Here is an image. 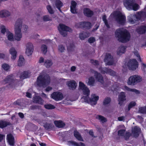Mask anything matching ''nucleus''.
<instances>
[{
    "label": "nucleus",
    "mask_w": 146,
    "mask_h": 146,
    "mask_svg": "<svg viewBox=\"0 0 146 146\" xmlns=\"http://www.w3.org/2000/svg\"><path fill=\"white\" fill-rule=\"evenodd\" d=\"M115 36L119 41L123 43L129 41L131 37L128 31L123 28L117 29L115 32Z\"/></svg>",
    "instance_id": "nucleus-1"
},
{
    "label": "nucleus",
    "mask_w": 146,
    "mask_h": 146,
    "mask_svg": "<svg viewBox=\"0 0 146 146\" xmlns=\"http://www.w3.org/2000/svg\"><path fill=\"white\" fill-rule=\"evenodd\" d=\"M50 81L49 76L44 72H42L37 78L36 84L39 87H44L49 84Z\"/></svg>",
    "instance_id": "nucleus-2"
},
{
    "label": "nucleus",
    "mask_w": 146,
    "mask_h": 146,
    "mask_svg": "<svg viewBox=\"0 0 146 146\" xmlns=\"http://www.w3.org/2000/svg\"><path fill=\"white\" fill-rule=\"evenodd\" d=\"M22 19H18L16 21L15 25V39L17 41H20L22 37L21 29L22 26Z\"/></svg>",
    "instance_id": "nucleus-3"
},
{
    "label": "nucleus",
    "mask_w": 146,
    "mask_h": 146,
    "mask_svg": "<svg viewBox=\"0 0 146 146\" xmlns=\"http://www.w3.org/2000/svg\"><path fill=\"white\" fill-rule=\"evenodd\" d=\"M144 9L146 11V7ZM142 17H146V13L145 12H140L135 15H131L128 17V20L130 23L133 24L137 20L140 19Z\"/></svg>",
    "instance_id": "nucleus-4"
},
{
    "label": "nucleus",
    "mask_w": 146,
    "mask_h": 146,
    "mask_svg": "<svg viewBox=\"0 0 146 146\" xmlns=\"http://www.w3.org/2000/svg\"><path fill=\"white\" fill-rule=\"evenodd\" d=\"M124 5L129 10L136 11L139 8V5L135 3V0H126L124 1Z\"/></svg>",
    "instance_id": "nucleus-5"
},
{
    "label": "nucleus",
    "mask_w": 146,
    "mask_h": 146,
    "mask_svg": "<svg viewBox=\"0 0 146 146\" xmlns=\"http://www.w3.org/2000/svg\"><path fill=\"white\" fill-rule=\"evenodd\" d=\"M89 95H86V96H83L82 98L84 100L85 102L90 103L92 105L96 104L97 102L99 99V97L96 96L95 94H92L91 96V98H90L88 97Z\"/></svg>",
    "instance_id": "nucleus-6"
},
{
    "label": "nucleus",
    "mask_w": 146,
    "mask_h": 146,
    "mask_svg": "<svg viewBox=\"0 0 146 146\" xmlns=\"http://www.w3.org/2000/svg\"><path fill=\"white\" fill-rule=\"evenodd\" d=\"M142 80V78L140 76L135 75L131 76L129 78L127 83L129 85H133L141 82Z\"/></svg>",
    "instance_id": "nucleus-7"
},
{
    "label": "nucleus",
    "mask_w": 146,
    "mask_h": 146,
    "mask_svg": "<svg viewBox=\"0 0 146 146\" xmlns=\"http://www.w3.org/2000/svg\"><path fill=\"white\" fill-rule=\"evenodd\" d=\"M58 29L60 33L64 37L67 36V32L72 31V30L70 28L65 25L61 24L59 25Z\"/></svg>",
    "instance_id": "nucleus-8"
},
{
    "label": "nucleus",
    "mask_w": 146,
    "mask_h": 146,
    "mask_svg": "<svg viewBox=\"0 0 146 146\" xmlns=\"http://www.w3.org/2000/svg\"><path fill=\"white\" fill-rule=\"evenodd\" d=\"M115 14V19L117 22L120 24L123 25L124 24L126 21L125 16L120 12H118Z\"/></svg>",
    "instance_id": "nucleus-9"
},
{
    "label": "nucleus",
    "mask_w": 146,
    "mask_h": 146,
    "mask_svg": "<svg viewBox=\"0 0 146 146\" xmlns=\"http://www.w3.org/2000/svg\"><path fill=\"white\" fill-rule=\"evenodd\" d=\"M79 87V90L82 91L84 95L88 96L90 95V91L89 89L82 82H80Z\"/></svg>",
    "instance_id": "nucleus-10"
},
{
    "label": "nucleus",
    "mask_w": 146,
    "mask_h": 146,
    "mask_svg": "<svg viewBox=\"0 0 146 146\" xmlns=\"http://www.w3.org/2000/svg\"><path fill=\"white\" fill-rule=\"evenodd\" d=\"M104 61L106 65H111L113 64L114 61L113 56L109 53L106 54Z\"/></svg>",
    "instance_id": "nucleus-11"
},
{
    "label": "nucleus",
    "mask_w": 146,
    "mask_h": 146,
    "mask_svg": "<svg viewBox=\"0 0 146 146\" xmlns=\"http://www.w3.org/2000/svg\"><path fill=\"white\" fill-rule=\"evenodd\" d=\"M138 63L135 59L130 60L127 64L129 69L131 70H135L137 67Z\"/></svg>",
    "instance_id": "nucleus-12"
},
{
    "label": "nucleus",
    "mask_w": 146,
    "mask_h": 146,
    "mask_svg": "<svg viewBox=\"0 0 146 146\" xmlns=\"http://www.w3.org/2000/svg\"><path fill=\"white\" fill-rule=\"evenodd\" d=\"M51 98L56 101H59L62 99L63 96L62 93L59 92H54L51 96Z\"/></svg>",
    "instance_id": "nucleus-13"
},
{
    "label": "nucleus",
    "mask_w": 146,
    "mask_h": 146,
    "mask_svg": "<svg viewBox=\"0 0 146 146\" xmlns=\"http://www.w3.org/2000/svg\"><path fill=\"white\" fill-rule=\"evenodd\" d=\"M26 47L25 53L28 56H30L32 54L34 50L33 45L32 43L29 42L26 44Z\"/></svg>",
    "instance_id": "nucleus-14"
},
{
    "label": "nucleus",
    "mask_w": 146,
    "mask_h": 146,
    "mask_svg": "<svg viewBox=\"0 0 146 146\" xmlns=\"http://www.w3.org/2000/svg\"><path fill=\"white\" fill-rule=\"evenodd\" d=\"M126 100V96L125 93L123 92H121L118 96V104L120 106L122 105L123 102Z\"/></svg>",
    "instance_id": "nucleus-15"
},
{
    "label": "nucleus",
    "mask_w": 146,
    "mask_h": 146,
    "mask_svg": "<svg viewBox=\"0 0 146 146\" xmlns=\"http://www.w3.org/2000/svg\"><path fill=\"white\" fill-rule=\"evenodd\" d=\"M94 72V76L98 80V81L101 83L102 84H103L104 82V80L102 76L100 73L98 72H97L94 71V70H92Z\"/></svg>",
    "instance_id": "nucleus-16"
},
{
    "label": "nucleus",
    "mask_w": 146,
    "mask_h": 146,
    "mask_svg": "<svg viewBox=\"0 0 146 146\" xmlns=\"http://www.w3.org/2000/svg\"><path fill=\"white\" fill-rule=\"evenodd\" d=\"M66 84L70 89L73 90L75 89L77 86V84L74 80H72L67 81Z\"/></svg>",
    "instance_id": "nucleus-17"
},
{
    "label": "nucleus",
    "mask_w": 146,
    "mask_h": 146,
    "mask_svg": "<svg viewBox=\"0 0 146 146\" xmlns=\"http://www.w3.org/2000/svg\"><path fill=\"white\" fill-rule=\"evenodd\" d=\"M53 6L55 5L60 12H62L60 8L63 6V3L60 0H54L52 1Z\"/></svg>",
    "instance_id": "nucleus-18"
},
{
    "label": "nucleus",
    "mask_w": 146,
    "mask_h": 146,
    "mask_svg": "<svg viewBox=\"0 0 146 146\" xmlns=\"http://www.w3.org/2000/svg\"><path fill=\"white\" fill-rule=\"evenodd\" d=\"M9 53L11 55V59L14 60H15L16 57L17 52L15 49L13 47H11L9 50Z\"/></svg>",
    "instance_id": "nucleus-19"
},
{
    "label": "nucleus",
    "mask_w": 146,
    "mask_h": 146,
    "mask_svg": "<svg viewBox=\"0 0 146 146\" xmlns=\"http://www.w3.org/2000/svg\"><path fill=\"white\" fill-rule=\"evenodd\" d=\"M10 15V13L7 10H3L0 11V17L1 18L7 17Z\"/></svg>",
    "instance_id": "nucleus-20"
},
{
    "label": "nucleus",
    "mask_w": 146,
    "mask_h": 146,
    "mask_svg": "<svg viewBox=\"0 0 146 146\" xmlns=\"http://www.w3.org/2000/svg\"><path fill=\"white\" fill-rule=\"evenodd\" d=\"M76 5V3L74 1H72L70 6V11L72 13L74 14L77 13Z\"/></svg>",
    "instance_id": "nucleus-21"
},
{
    "label": "nucleus",
    "mask_w": 146,
    "mask_h": 146,
    "mask_svg": "<svg viewBox=\"0 0 146 146\" xmlns=\"http://www.w3.org/2000/svg\"><path fill=\"white\" fill-rule=\"evenodd\" d=\"M123 89L124 90L134 92L137 94H139L140 93V91L139 90L135 89L130 88L126 86H124Z\"/></svg>",
    "instance_id": "nucleus-22"
},
{
    "label": "nucleus",
    "mask_w": 146,
    "mask_h": 146,
    "mask_svg": "<svg viewBox=\"0 0 146 146\" xmlns=\"http://www.w3.org/2000/svg\"><path fill=\"white\" fill-rule=\"evenodd\" d=\"M90 36V33L88 32H83L79 34V37L81 40H84Z\"/></svg>",
    "instance_id": "nucleus-23"
},
{
    "label": "nucleus",
    "mask_w": 146,
    "mask_h": 146,
    "mask_svg": "<svg viewBox=\"0 0 146 146\" xmlns=\"http://www.w3.org/2000/svg\"><path fill=\"white\" fill-rule=\"evenodd\" d=\"M14 80L12 76L11 75H9L7 76L3 80V82L4 84L9 83L12 84Z\"/></svg>",
    "instance_id": "nucleus-24"
},
{
    "label": "nucleus",
    "mask_w": 146,
    "mask_h": 146,
    "mask_svg": "<svg viewBox=\"0 0 146 146\" xmlns=\"http://www.w3.org/2000/svg\"><path fill=\"white\" fill-rule=\"evenodd\" d=\"M7 138L9 144L11 145H13L14 144V138L13 135L10 134L7 135Z\"/></svg>",
    "instance_id": "nucleus-25"
},
{
    "label": "nucleus",
    "mask_w": 146,
    "mask_h": 146,
    "mask_svg": "<svg viewBox=\"0 0 146 146\" xmlns=\"http://www.w3.org/2000/svg\"><path fill=\"white\" fill-rule=\"evenodd\" d=\"M126 47L124 46H121L118 48L117 50V54L118 55H121L124 53L126 50Z\"/></svg>",
    "instance_id": "nucleus-26"
},
{
    "label": "nucleus",
    "mask_w": 146,
    "mask_h": 146,
    "mask_svg": "<svg viewBox=\"0 0 146 146\" xmlns=\"http://www.w3.org/2000/svg\"><path fill=\"white\" fill-rule=\"evenodd\" d=\"M84 14L86 16L90 17L93 14V11L88 8H85L84 9Z\"/></svg>",
    "instance_id": "nucleus-27"
},
{
    "label": "nucleus",
    "mask_w": 146,
    "mask_h": 146,
    "mask_svg": "<svg viewBox=\"0 0 146 146\" xmlns=\"http://www.w3.org/2000/svg\"><path fill=\"white\" fill-rule=\"evenodd\" d=\"M140 129L139 127H135L133 129L132 133L135 137H137L139 135Z\"/></svg>",
    "instance_id": "nucleus-28"
},
{
    "label": "nucleus",
    "mask_w": 146,
    "mask_h": 146,
    "mask_svg": "<svg viewBox=\"0 0 146 146\" xmlns=\"http://www.w3.org/2000/svg\"><path fill=\"white\" fill-rule=\"evenodd\" d=\"M99 69L100 71L103 74H104L105 73L108 74V72H112V73L113 74L115 73L114 72L111 70V69H108L106 67H104L103 68H102V67H100L99 68Z\"/></svg>",
    "instance_id": "nucleus-29"
},
{
    "label": "nucleus",
    "mask_w": 146,
    "mask_h": 146,
    "mask_svg": "<svg viewBox=\"0 0 146 146\" xmlns=\"http://www.w3.org/2000/svg\"><path fill=\"white\" fill-rule=\"evenodd\" d=\"M33 102L36 103L42 104L43 103V100L39 96H35L33 98Z\"/></svg>",
    "instance_id": "nucleus-30"
},
{
    "label": "nucleus",
    "mask_w": 146,
    "mask_h": 146,
    "mask_svg": "<svg viewBox=\"0 0 146 146\" xmlns=\"http://www.w3.org/2000/svg\"><path fill=\"white\" fill-rule=\"evenodd\" d=\"M11 124L10 122L4 121H0V128H3L7 127V125H10Z\"/></svg>",
    "instance_id": "nucleus-31"
},
{
    "label": "nucleus",
    "mask_w": 146,
    "mask_h": 146,
    "mask_svg": "<svg viewBox=\"0 0 146 146\" xmlns=\"http://www.w3.org/2000/svg\"><path fill=\"white\" fill-rule=\"evenodd\" d=\"M137 33L139 34H143L146 32V26H141L136 29Z\"/></svg>",
    "instance_id": "nucleus-32"
},
{
    "label": "nucleus",
    "mask_w": 146,
    "mask_h": 146,
    "mask_svg": "<svg viewBox=\"0 0 146 146\" xmlns=\"http://www.w3.org/2000/svg\"><path fill=\"white\" fill-rule=\"evenodd\" d=\"M30 73L27 71H24L22 73L20 76V78L24 79L29 77L30 75Z\"/></svg>",
    "instance_id": "nucleus-33"
},
{
    "label": "nucleus",
    "mask_w": 146,
    "mask_h": 146,
    "mask_svg": "<svg viewBox=\"0 0 146 146\" xmlns=\"http://www.w3.org/2000/svg\"><path fill=\"white\" fill-rule=\"evenodd\" d=\"M54 123L55 125L58 127L62 128L64 127L65 125V123L61 121H55Z\"/></svg>",
    "instance_id": "nucleus-34"
},
{
    "label": "nucleus",
    "mask_w": 146,
    "mask_h": 146,
    "mask_svg": "<svg viewBox=\"0 0 146 146\" xmlns=\"http://www.w3.org/2000/svg\"><path fill=\"white\" fill-rule=\"evenodd\" d=\"M74 135L75 137L78 140L83 141L82 137L80 133L76 130L74 132Z\"/></svg>",
    "instance_id": "nucleus-35"
},
{
    "label": "nucleus",
    "mask_w": 146,
    "mask_h": 146,
    "mask_svg": "<svg viewBox=\"0 0 146 146\" xmlns=\"http://www.w3.org/2000/svg\"><path fill=\"white\" fill-rule=\"evenodd\" d=\"M52 64V62L51 60H45L44 61V65L47 68H49Z\"/></svg>",
    "instance_id": "nucleus-36"
},
{
    "label": "nucleus",
    "mask_w": 146,
    "mask_h": 146,
    "mask_svg": "<svg viewBox=\"0 0 146 146\" xmlns=\"http://www.w3.org/2000/svg\"><path fill=\"white\" fill-rule=\"evenodd\" d=\"M6 36L9 40L11 41H14V39L13 33L9 31L7 32Z\"/></svg>",
    "instance_id": "nucleus-37"
},
{
    "label": "nucleus",
    "mask_w": 146,
    "mask_h": 146,
    "mask_svg": "<svg viewBox=\"0 0 146 146\" xmlns=\"http://www.w3.org/2000/svg\"><path fill=\"white\" fill-rule=\"evenodd\" d=\"M96 118L99 119L102 123H104L107 121L106 119L101 115H97L96 117Z\"/></svg>",
    "instance_id": "nucleus-38"
},
{
    "label": "nucleus",
    "mask_w": 146,
    "mask_h": 146,
    "mask_svg": "<svg viewBox=\"0 0 146 146\" xmlns=\"http://www.w3.org/2000/svg\"><path fill=\"white\" fill-rule=\"evenodd\" d=\"M24 64V59L23 56H20L19 59L18 60V66H21L23 65Z\"/></svg>",
    "instance_id": "nucleus-39"
},
{
    "label": "nucleus",
    "mask_w": 146,
    "mask_h": 146,
    "mask_svg": "<svg viewBox=\"0 0 146 146\" xmlns=\"http://www.w3.org/2000/svg\"><path fill=\"white\" fill-rule=\"evenodd\" d=\"M42 19L44 21H49L52 20V17L48 15H45L43 16Z\"/></svg>",
    "instance_id": "nucleus-40"
},
{
    "label": "nucleus",
    "mask_w": 146,
    "mask_h": 146,
    "mask_svg": "<svg viewBox=\"0 0 146 146\" xmlns=\"http://www.w3.org/2000/svg\"><path fill=\"white\" fill-rule=\"evenodd\" d=\"M68 143L69 144L72 145L74 144L76 146H85L84 144L82 142L78 143L74 142L72 141H69Z\"/></svg>",
    "instance_id": "nucleus-41"
},
{
    "label": "nucleus",
    "mask_w": 146,
    "mask_h": 146,
    "mask_svg": "<svg viewBox=\"0 0 146 146\" xmlns=\"http://www.w3.org/2000/svg\"><path fill=\"white\" fill-rule=\"evenodd\" d=\"M95 82L94 78L93 77H91L89 78V81L88 84L91 86H93Z\"/></svg>",
    "instance_id": "nucleus-42"
},
{
    "label": "nucleus",
    "mask_w": 146,
    "mask_h": 146,
    "mask_svg": "<svg viewBox=\"0 0 146 146\" xmlns=\"http://www.w3.org/2000/svg\"><path fill=\"white\" fill-rule=\"evenodd\" d=\"M74 46L72 43L69 44L67 46V50L68 52H70L74 50Z\"/></svg>",
    "instance_id": "nucleus-43"
},
{
    "label": "nucleus",
    "mask_w": 146,
    "mask_h": 146,
    "mask_svg": "<svg viewBox=\"0 0 146 146\" xmlns=\"http://www.w3.org/2000/svg\"><path fill=\"white\" fill-rule=\"evenodd\" d=\"M47 47L45 45L43 44L41 46V50L44 54H45L47 52Z\"/></svg>",
    "instance_id": "nucleus-44"
},
{
    "label": "nucleus",
    "mask_w": 146,
    "mask_h": 146,
    "mask_svg": "<svg viewBox=\"0 0 146 146\" xmlns=\"http://www.w3.org/2000/svg\"><path fill=\"white\" fill-rule=\"evenodd\" d=\"M138 112L146 114V106L139 108Z\"/></svg>",
    "instance_id": "nucleus-45"
},
{
    "label": "nucleus",
    "mask_w": 146,
    "mask_h": 146,
    "mask_svg": "<svg viewBox=\"0 0 146 146\" xmlns=\"http://www.w3.org/2000/svg\"><path fill=\"white\" fill-rule=\"evenodd\" d=\"M110 98L109 97H107L104 99L103 104L104 105H106L109 104L110 103Z\"/></svg>",
    "instance_id": "nucleus-46"
},
{
    "label": "nucleus",
    "mask_w": 146,
    "mask_h": 146,
    "mask_svg": "<svg viewBox=\"0 0 146 146\" xmlns=\"http://www.w3.org/2000/svg\"><path fill=\"white\" fill-rule=\"evenodd\" d=\"M44 107L47 109H52L55 108V107L51 104H46L44 105Z\"/></svg>",
    "instance_id": "nucleus-47"
},
{
    "label": "nucleus",
    "mask_w": 146,
    "mask_h": 146,
    "mask_svg": "<svg viewBox=\"0 0 146 146\" xmlns=\"http://www.w3.org/2000/svg\"><path fill=\"white\" fill-rule=\"evenodd\" d=\"M46 8L50 14H52L54 13V11L50 5H47L46 6Z\"/></svg>",
    "instance_id": "nucleus-48"
},
{
    "label": "nucleus",
    "mask_w": 146,
    "mask_h": 146,
    "mask_svg": "<svg viewBox=\"0 0 146 146\" xmlns=\"http://www.w3.org/2000/svg\"><path fill=\"white\" fill-rule=\"evenodd\" d=\"M102 20L103 21H104V23H105V25L106 26L107 28H110V27L108 24L107 21L106 20V16L105 15H104L103 17Z\"/></svg>",
    "instance_id": "nucleus-49"
},
{
    "label": "nucleus",
    "mask_w": 146,
    "mask_h": 146,
    "mask_svg": "<svg viewBox=\"0 0 146 146\" xmlns=\"http://www.w3.org/2000/svg\"><path fill=\"white\" fill-rule=\"evenodd\" d=\"M44 127L46 129H48L52 128V125L51 123H46L44 125Z\"/></svg>",
    "instance_id": "nucleus-50"
},
{
    "label": "nucleus",
    "mask_w": 146,
    "mask_h": 146,
    "mask_svg": "<svg viewBox=\"0 0 146 146\" xmlns=\"http://www.w3.org/2000/svg\"><path fill=\"white\" fill-rule=\"evenodd\" d=\"M125 132V129H121L118 131V135L120 136H124Z\"/></svg>",
    "instance_id": "nucleus-51"
},
{
    "label": "nucleus",
    "mask_w": 146,
    "mask_h": 146,
    "mask_svg": "<svg viewBox=\"0 0 146 146\" xmlns=\"http://www.w3.org/2000/svg\"><path fill=\"white\" fill-rule=\"evenodd\" d=\"M58 50L59 51L62 52H64L65 50V48L62 45H60L58 46Z\"/></svg>",
    "instance_id": "nucleus-52"
},
{
    "label": "nucleus",
    "mask_w": 146,
    "mask_h": 146,
    "mask_svg": "<svg viewBox=\"0 0 146 146\" xmlns=\"http://www.w3.org/2000/svg\"><path fill=\"white\" fill-rule=\"evenodd\" d=\"M91 24L89 22H85V24L84 28H85L87 29H89L91 27Z\"/></svg>",
    "instance_id": "nucleus-53"
},
{
    "label": "nucleus",
    "mask_w": 146,
    "mask_h": 146,
    "mask_svg": "<svg viewBox=\"0 0 146 146\" xmlns=\"http://www.w3.org/2000/svg\"><path fill=\"white\" fill-rule=\"evenodd\" d=\"M2 68L5 70H7L9 68V66L6 64H3L2 66Z\"/></svg>",
    "instance_id": "nucleus-54"
},
{
    "label": "nucleus",
    "mask_w": 146,
    "mask_h": 146,
    "mask_svg": "<svg viewBox=\"0 0 146 146\" xmlns=\"http://www.w3.org/2000/svg\"><path fill=\"white\" fill-rule=\"evenodd\" d=\"M136 103L135 102H132L130 103L128 106V110H129L130 109L132 108L134 106H135Z\"/></svg>",
    "instance_id": "nucleus-55"
},
{
    "label": "nucleus",
    "mask_w": 146,
    "mask_h": 146,
    "mask_svg": "<svg viewBox=\"0 0 146 146\" xmlns=\"http://www.w3.org/2000/svg\"><path fill=\"white\" fill-rule=\"evenodd\" d=\"M1 32L3 34H4L5 32H7V30L5 27L4 26H1Z\"/></svg>",
    "instance_id": "nucleus-56"
},
{
    "label": "nucleus",
    "mask_w": 146,
    "mask_h": 146,
    "mask_svg": "<svg viewBox=\"0 0 146 146\" xmlns=\"http://www.w3.org/2000/svg\"><path fill=\"white\" fill-rule=\"evenodd\" d=\"M88 41L89 43H92L95 41V39L94 37H91L88 39Z\"/></svg>",
    "instance_id": "nucleus-57"
},
{
    "label": "nucleus",
    "mask_w": 146,
    "mask_h": 146,
    "mask_svg": "<svg viewBox=\"0 0 146 146\" xmlns=\"http://www.w3.org/2000/svg\"><path fill=\"white\" fill-rule=\"evenodd\" d=\"M91 62L96 66H98L99 64L98 62L96 60H91Z\"/></svg>",
    "instance_id": "nucleus-58"
},
{
    "label": "nucleus",
    "mask_w": 146,
    "mask_h": 146,
    "mask_svg": "<svg viewBox=\"0 0 146 146\" xmlns=\"http://www.w3.org/2000/svg\"><path fill=\"white\" fill-rule=\"evenodd\" d=\"M134 54L139 59V60L140 61H141L140 56V55L138 53V52L137 51H135L134 52Z\"/></svg>",
    "instance_id": "nucleus-59"
},
{
    "label": "nucleus",
    "mask_w": 146,
    "mask_h": 146,
    "mask_svg": "<svg viewBox=\"0 0 146 146\" xmlns=\"http://www.w3.org/2000/svg\"><path fill=\"white\" fill-rule=\"evenodd\" d=\"M130 136V133H126L124 136V137L125 139H127L129 138Z\"/></svg>",
    "instance_id": "nucleus-60"
},
{
    "label": "nucleus",
    "mask_w": 146,
    "mask_h": 146,
    "mask_svg": "<svg viewBox=\"0 0 146 146\" xmlns=\"http://www.w3.org/2000/svg\"><path fill=\"white\" fill-rule=\"evenodd\" d=\"M125 117L124 116L119 117L118 118V119L119 121H122L124 120Z\"/></svg>",
    "instance_id": "nucleus-61"
},
{
    "label": "nucleus",
    "mask_w": 146,
    "mask_h": 146,
    "mask_svg": "<svg viewBox=\"0 0 146 146\" xmlns=\"http://www.w3.org/2000/svg\"><path fill=\"white\" fill-rule=\"evenodd\" d=\"M111 70L114 72V73H115L114 74H113L112 73H113L112 72H108V74H109L110 75L112 76H115V75H116L115 72L111 69Z\"/></svg>",
    "instance_id": "nucleus-62"
},
{
    "label": "nucleus",
    "mask_w": 146,
    "mask_h": 146,
    "mask_svg": "<svg viewBox=\"0 0 146 146\" xmlns=\"http://www.w3.org/2000/svg\"><path fill=\"white\" fill-rule=\"evenodd\" d=\"M80 25V27L82 28L83 27L84 28V25L85 24V22H81L79 23V24Z\"/></svg>",
    "instance_id": "nucleus-63"
},
{
    "label": "nucleus",
    "mask_w": 146,
    "mask_h": 146,
    "mask_svg": "<svg viewBox=\"0 0 146 146\" xmlns=\"http://www.w3.org/2000/svg\"><path fill=\"white\" fill-rule=\"evenodd\" d=\"M99 27V25L98 24L96 25L94 27V28L93 29V31H94L97 30L98 29Z\"/></svg>",
    "instance_id": "nucleus-64"
}]
</instances>
